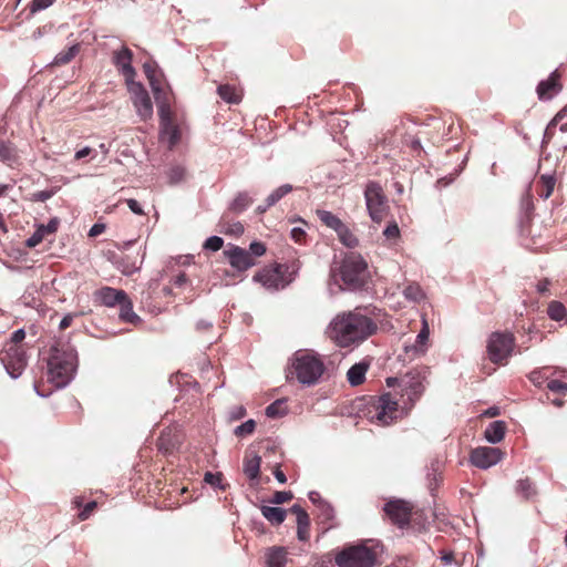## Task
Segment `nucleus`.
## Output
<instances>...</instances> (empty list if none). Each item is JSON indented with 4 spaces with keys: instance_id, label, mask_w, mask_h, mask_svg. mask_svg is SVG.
Segmentation results:
<instances>
[{
    "instance_id": "1",
    "label": "nucleus",
    "mask_w": 567,
    "mask_h": 567,
    "mask_svg": "<svg viewBox=\"0 0 567 567\" xmlns=\"http://www.w3.org/2000/svg\"><path fill=\"white\" fill-rule=\"evenodd\" d=\"M377 323L361 312L342 311L336 315L326 329L327 338L340 348L357 346L373 336Z\"/></svg>"
},
{
    "instance_id": "2",
    "label": "nucleus",
    "mask_w": 567,
    "mask_h": 567,
    "mask_svg": "<svg viewBox=\"0 0 567 567\" xmlns=\"http://www.w3.org/2000/svg\"><path fill=\"white\" fill-rule=\"evenodd\" d=\"M49 381L56 388L65 386L73 378L76 369V354L73 350L53 349L48 362Z\"/></svg>"
},
{
    "instance_id": "3",
    "label": "nucleus",
    "mask_w": 567,
    "mask_h": 567,
    "mask_svg": "<svg viewBox=\"0 0 567 567\" xmlns=\"http://www.w3.org/2000/svg\"><path fill=\"white\" fill-rule=\"evenodd\" d=\"M291 373L303 385H313L321 378L324 365L322 360L311 353H296L291 363Z\"/></svg>"
},
{
    "instance_id": "4",
    "label": "nucleus",
    "mask_w": 567,
    "mask_h": 567,
    "mask_svg": "<svg viewBox=\"0 0 567 567\" xmlns=\"http://www.w3.org/2000/svg\"><path fill=\"white\" fill-rule=\"evenodd\" d=\"M378 558V547L361 543L346 547L336 556L339 567H374Z\"/></svg>"
},
{
    "instance_id": "5",
    "label": "nucleus",
    "mask_w": 567,
    "mask_h": 567,
    "mask_svg": "<svg viewBox=\"0 0 567 567\" xmlns=\"http://www.w3.org/2000/svg\"><path fill=\"white\" fill-rule=\"evenodd\" d=\"M340 276L347 288H361L367 279V262L360 255L350 254L342 260Z\"/></svg>"
},
{
    "instance_id": "6",
    "label": "nucleus",
    "mask_w": 567,
    "mask_h": 567,
    "mask_svg": "<svg viewBox=\"0 0 567 567\" xmlns=\"http://www.w3.org/2000/svg\"><path fill=\"white\" fill-rule=\"evenodd\" d=\"M398 402L390 393H384L373 401L368 415L372 423L381 426L391 424L398 417Z\"/></svg>"
},
{
    "instance_id": "7",
    "label": "nucleus",
    "mask_w": 567,
    "mask_h": 567,
    "mask_svg": "<svg viewBox=\"0 0 567 567\" xmlns=\"http://www.w3.org/2000/svg\"><path fill=\"white\" fill-rule=\"evenodd\" d=\"M364 197L371 219L381 223L388 212L386 197L382 187L375 182H370L365 187Z\"/></svg>"
},
{
    "instance_id": "8",
    "label": "nucleus",
    "mask_w": 567,
    "mask_h": 567,
    "mask_svg": "<svg viewBox=\"0 0 567 567\" xmlns=\"http://www.w3.org/2000/svg\"><path fill=\"white\" fill-rule=\"evenodd\" d=\"M514 349V337L511 333L494 332L487 341L488 358L493 363H504Z\"/></svg>"
},
{
    "instance_id": "9",
    "label": "nucleus",
    "mask_w": 567,
    "mask_h": 567,
    "mask_svg": "<svg viewBox=\"0 0 567 567\" xmlns=\"http://www.w3.org/2000/svg\"><path fill=\"white\" fill-rule=\"evenodd\" d=\"M126 87L137 116L142 121L151 118L153 116V103L144 85L141 82L131 81L126 83Z\"/></svg>"
},
{
    "instance_id": "10",
    "label": "nucleus",
    "mask_w": 567,
    "mask_h": 567,
    "mask_svg": "<svg viewBox=\"0 0 567 567\" xmlns=\"http://www.w3.org/2000/svg\"><path fill=\"white\" fill-rule=\"evenodd\" d=\"M425 370H412L400 379V386L403 390V396L406 395L411 405L415 403L425 389Z\"/></svg>"
},
{
    "instance_id": "11",
    "label": "nucleus",
    "mask_w": 567,
    "mask_h": 567,
    "mask_svg": "<svg viewBox=\"0 0 567 567\" xmlns=\"http://www.w3.org/2000/svg\"><path fill=\"white\" fill-rule=\"evenodd\" d=\"M255 280L259 281L267 289L285 288L290 279L285 278V268L281 265L262 269L255 276Z\"/></svg>"
},
{
    "instance_id": "12",
    "label": "nucleus",
    "mask_w": 567,
    "mask_h": 567,
    "mask_svg": "<svg viewBox=\"0 0 567 567\" xmlns=\"http://www.w3.org/2000/svg\"><path fill=\"white\" fill-rule=\"evenodd\" d=\"M504 456V453L497 447L480 446L472 451L471 462L478 468L486 470L497 464Z\"/></svg>"
},
{
    "instance_id": "13",
    "label": "nucleus",
    "mask_w": 567,
    "mask_h": 567,
    "mask_svg": "<svg viewBox=\"0 0 567 567\" xmlns=\"http://www.w3.org/2000/svg\"><path fill=\"white\" fill-rule=\"evenodd\" d=\"M1 360L12 378H18L27 363L24 352L19 346H9Z\"/></svg>"
},
{
    "instance_id": "14",
    "label": "nucleus",
    "mask_w": 567,
    "mask_h": 567,
    "mask_svg": "<svg viewBox=\"0 0 567 567\" xmlns=\"http://www.w3.org/2000/svg\"><path fill=\"white\" fill-rule=\"evenodd\" d=\"M384 511L394 524L404 526L410 522L412 506L404 501H390Z\"/></svg>"
},
{
    "instance_id": "15",
    "label": "nucleus",
    "mask_w": 567,
    "mask_h": 567,
    "mask_svg": "<svg viewBox=\"0 0 567 567\" xmlns=\"http://www.w3.org/2000/svg\"><path fill=\"white\" fill-rule=\"evenodd\" d=\"M224 255L237 271H245L255 266V259L250 256L249 251L238 246L229 247L224 251Z\"/></svg>"
},
{
    "instance_id": "16",
    "label": "nucleus",
    "mask_w": 567,
    "mask_h": 567,
    "mask_svg": "<svg viewBox=\"0 0 567 567\" xmlns=\"http://www.w3.org/2000/svg\"><path fill=\"white\" fill-rule=\"evenodd\" d=\"M133 54L127 48H122L118 52L114 53L113 61L120 73L124 76L125 84L135 81L136 72L132 66Z\"/></svg>"
},
{
    "instance_id": "17",
    "label": "nucleus",
    "mask_w": 567,
    "mask_h": 567,
    "mask_svg": "<svg viewBox=\"0 0 567 567\" xmlns=\"http://www.w3.org/2000/svg\"><path fill=\"white\" fill-rule=\"evenodd\" d=\"M0 162L11 168L22 164L20 150L10 141L0 140Z\"/></svg>"
},
{
    "instance_id": "18",
    "label": "nucleus",
    "mask_w": 567,
    "mask_h": 567,
    "mask_svg": "<svg viewBox=\"0 0 567 567\" xmlns=\"http://www.w3.org/2000/svg\"><path fill=\"white\" fill-rule=\"evenodd\" d=\"M97 300L106 307H115L123 302L126 293L111 287H105L96 291Z\"/></svg>"
},
{
    "instance_id": "19",
    "label": "nucleus",
    "mask_w": 567,
    "mask_h": 567,
    "mask_svg": "<svg viewBox=\"0 0 567 567\" xmlns=\"http://www.w3.org/2000/svg\"><path fill=\"white\" fill-rule=\"evenodd\" d=\"M59 219L52 218L47 225H40L33 235L27 240V246L33 248L38 246L47 235L53 234L58 230Z\"/></svg>"
},
{
    "instance_id": "20",
    "label": "nucleus",
    "mask_w": 567,
    "mask_h": 567,
    "mask_svg": "<svg viewBox=\"0 0 567 567\" xmlns=\"http://www.w3.org/2000/svg\"><path fill=\"white\" fill-rule=\"evenodd\" d=\"M559 74L557 71H554L550 76L542 81L537 86V94L540 100H548L553 96L555 92L560 89V84L558 83Z\"/></svg>"
},
{
    "instance_id": "21",
    "label": "nucleus",
    "mask_w": 567,
    "mask_h": 567,
    "mask_svg": "<svg viewBox=\"0 0 567 567\" xmlns=\"http://www.w3.org/2000/svg\"><path fill=\"white\" fill-rule=\"evenodd\" d=\"M145 75L150 82L153 93L161 92L162 89V73L157 70L155 62H146L143 65Z\"/></svg>"
},
{
    "instance_id": "22",
    "label": "nucleus",
    "mask_w": 567,
    "mask_h": 567,
    "mask_svg": "<svg viewBox=\"0 0 567 567\" xmlns=\"http://www.w3.org/2000/svg\"><path fill=\"white\" fill-rule=\"evenodd\" d=\"M368 369H369V363L363 362V361L353 364L348 370V373H347L348 382L352 386H357V385L362 384L364 382V380H365V373H367Z\"/></svg>"
},
{
    "instance_id": "23",
    "label": "nucleus",
    "mask_w": 567,
    "mask_h": 567,
    "mask_svg": "<svg viewBox=\"0 0 567 567\" xmlns=\"http://www.w3.org/2000/svg\"><path fill=\"white\" fill-rule=\"evenodd\" d=\"M154 97L157 103L161 124L173 121L167 94L161 90V92L154 93Z\"/></svg>"
},
{
    "instance_id": "24",
    "label": "nucleus",
    "mask_w": 567,
    "mask_h": 567,
    "mask_svg": "<svg viewBox=\"0 0 567 567\" xmlns=\"http://www.w3.org/2000/svg\"><path fill=\"white\" fill-rule=\"evenodd\" d=\"M505 432H506L505 422L494 421L486 427L484 436L489 443L496 444V443H499L504 439Z\"/></svg>"
},
{
    "instance_id": "25",
    "label": "nucleus",
    "mask_w": 567,
    "mask_h": 567,
    "mask_svg": "<svg viewBox=\"0 0 567 567\" xmlns=\"http://www.w3.org/2000/svg\"><path fill=\"white\" fill-rule=\"evenodd\" d=\"M268 567H285L287 563V550L284 547H271L266 554Z\"/></svg>"
},
{
    "instance_id": "26",
    "label": "nucleus",
    "mask_w": 567,
    "mask_h": 567,
    "mask_svg": "<svg viewBox=\"0 0 567 567\" xmlns=\"http://www.w3.org/2000/svg\"><path fill=\"white\" fill-rule=\"evenodd\" d=\"M118 307L121 320L133 324H137L141 321V318L133 311V306L127 295Z\"/></svg>"
},
{
    "instance_id": "27",
    "label": "nucleus",
    "mask_w": 567,
    "mask_h": 567,
    "mask_svg": "<svg viewBox=\"0 0 567 567\" xmlns=\"http://www.w3.org/2000/svg\"><path fill=\"white\" fill-rule=\"evenodd\" d=\"M430 336V327L426 318L422 316V329L416 336L415 344L413 346V350L416 353L423 354L426 350V342Z\"/></svg>"
},
{
    "instance_id": "28",
    "label": "nucleus",
    "mask_w": 567,
    "mask_h": 567,
    "mask_svg": "<svg viewBox=\"0 0 567 567\" xmlns=\"http://www.w3.org/2000/svg\"><path fill=\"white\" fill-rule=\"evenodd\" d=\"M262 516L274 525H280L286 518V511L280 507L261 506Z\"/></svg>"
},
{
    "instance_id": "29",
    "label": "nucleus",
    "mask_w": 567,
    "mask_h": 567,
    "mask_svg": "<svg viewBox=\"0 0 567 567\" xmlns=\"http://www.w3.org/2000/svg\"><path fill=\"white\" fill-rule=\"evenodd\" d=\"M316 214L322 224L333 229L336 233L344 225V223L331 212L317 209Z\"/></svg>"
},
{
    "instance_id": "30",
    "label": "nucleus",
    "mask_w": 567,
    "mask_h": 567,
    "mask_svg": "<svg viewBox=\"0 0 567 567\" xmlns=\"http://www.w3.org/2000/svg\"><path fill=\"white\" fill-rule=\"evenodd\" d=\"M261 458L257 454L247 455L244 463V473L251 480L259 475Z\"/></svg>"
},
{
    "instance_id": "31",
    "label": "nucleus",
    "mask_w": 567,
    "mask_h": 567,
    "mask_svg": "<svg viewBox=\"0 0 567 567\" xmlns=\"http://www.w3.org/2000/svg\"><path fill=\"white\" fill-rule=\"evenodd\" d=\"M161 137L172 147L178 141V130L173 121L161 124Z\"/></svg>"
},
{
    "instance_id": "32",
    "label": "nucleus",
    "mask_w": 567,
    "mask_h": 567,
    "mask_svg": "<svg viewBox=\"0 0 567 567\" xmlns=\"http://www.w3.org/2000/svg\"><path fill=\"white\" fill-rule=\"evenodd\" d=\"M292 190V186L289 184L281 185L277 189H275L266 199L267 205L265 207L259 206L258 212L264 213L268 207L275 205L279 202L284 196L289 194Z\"/></svg>"
},
{
    "instance_id": "33",
    "label": "nucleus",
    "mask_w": 567,
    "mask_h": 567,
    "mask_svg": "<svg viewBox=\"0 0 567 567\" xmlns=\"http://www.w3.org/2000/svg\"><path fill=\"white\" fill-rule=\"evenodd\" d=\"M80 52V45L73 44L64 51L58 53L53 60L54 65L68 64Z\"/></svg>"
},
{
    "instance_id": "34",
    "label": "nucleus",
    "mask_w": 567,
    "mask_h": 567,
    "mask_svg": "<svg viewBox=\"0 0 567 567\" xmlns=\"http://www.w3.org/2000/svg\"><path fill=\"white\" fill-rule=\"evenodd\" d=\"M339 240L349 248H354L358 246V238L349 229V227L344 224L340 229L337 231Z\"/></svg>"
},
{
    "instance_id": "35",
    "label": "nucleus",
    "mask_w": 567,
    "mask_h": 567,
    "mask_svg": "<svg viewBox=\"0 0 567 567\" xmlns=\"http://www.w3.org/2000/svg\"><path fill=\"white\" fill-rule=\"evenodd\" d=\"M219 96L228 103H238L240 101V93L234 86L225 84L218 87Z\"/></svg>"
},
{
    "instance_id": "36",
    "label": "nucleus",
    "mask_w": 567,
    "mask_h": 567,
    "mask_svg": "<svg viewBox=\"0 0 567 567\" xmlns=\"http://www.w3.org/2000/svg\"><path fill=\"white\" fill-rule=\"evenodd\" d=\"M539 183V196L547 199L554 192L556 181L551 175H542Z\"/></svg>"
},
{
    "instance_id": "37",
    "label": "nucleus",
    "mask_w": 567,
    "mask_h": 567,
    "mask_svg": "<svg viewBox=\"0 0 567 567\" xmlns=\"http://www.w3.org/2000/svg\"><path fill=\"white\" fill-rule=\"evenodd\" d=\"M404 297L413 302H420L424 299V292L419 285L411 284L403 290Z\"/></svg>"
},
{
    "instance_id": "38",
    "label": "nucleus",
    "mask_w": 567,
    "mask_h": 567,
    "mask_svg": "<svg viewBox=\"0 0 567 567\" xmlns=\"http://www.w3.org/2000/svg\"><path fill=\"white\" fill-rule=\"evenodd\" d=\"M252 203L251 197L247 193H240L231 203V209L236 213L245 210Z\"/></svg>"
},
{
    "instance_id": "39",
    "label": "nucleus",
    "mask_w": 567,
    "mask_h": 567,
    "mask_svg": "<svg viewBox=\"0 0 567 567\" xmlns=\"http://www.w3.org/2000/svg\"><path fill=\"white\" fill-rule=\"evenodd\" d=\"M290 512L296 515L297 526H303V527L310 526L309 516H308L307 512L301 506L293 505L290 508Z\"/></svg>"
},
{
    "instance_id": "40",
    "label": "nucleus",
    "mask_w": 567,
    "mask_h": 567,
    "mask_svg": "<svg viewBox=\"0 0 567 567\" xmlns=\"http://www.w3.org/2000/svg\"><path fill=\"white\" fill-rule=\"evenodd\" d=\"M548 316L553 319V320H560L565 317L566 315V309L565 307L563 306V303L558 302V301H553L550 302V305L548 306Z\"/></svg>"
},
{
    "instance_id": "41",
    "label": "nucleus",
    "mask_w": 567,
    "mask_h": 567,
    "mask_svg": "<svg viewBox=\"0 0 567 567\" xmlns=\"http://www.w3.org/2000/svg\"><path fill=\"white\" fill-rule=\"evenodd\" d=\"M185 169L182 166H173L167 171L168 182L171 184H177L185 177Z\"/></svg>"
},
{
    "instance_id": "42",
    "label": "nucleus",
    "mask_w": 567,
    "mask_h": 567,
    "mask_svg": "<svg viewBox=\"0 0 567 567\" xmlns=\"http://www.w3.org/2000/svg\"><path fill=\"white\" fill-rule=\"evenodd\" d=\"M548 390L559 393L561 395L567 394V382H564L561 379H555L547 382Z\"/></svg>"
},
{
    "instance_id": "43",
    "label": "nucleus",
    "mask_w": 567,
    "mask_h": 567,
    "mask_svg": "<svg viewBox=\"0 0 567 567\" xmlns=\"http://www.w3.org/2000/svg\"><path fill=\"white\" fill-rule=\"evenodd\" d=\"M517 492L520 493L524 497L528 498L534 494V488L528 478L520 480L517 483Z\"/></svg>"
},
{
    "instance_id": "44",
    "label": "nucleus",
    "mask_w": 567,
    "mask_h": 567,
    "mask_svg": "<svg viewBox=\"0 0 567 567\" xmlns=\"http://www.w3.org/2000/svg\"><path fill=\"white\" fill-rule=\"evenodd\" d=\"M546 371H547L546 369L533 371L529 374L530 382L536 386H542V384L545 382V380L548 379Z\"/></svg>"
},
{
    "instance_id": "45",
    "label": "nucleus",
    "mask_w": 567,
    "mask_h": 567,
    "mask_svg": "<svg viewBox=\"0 0 567 567\" xmlns=\"http://www.w3.org/2000/svg\"><path fill=\"white\" fill-rule=\"evenodd\" d=\"M255 426H256L255 421L254 420H248L245 423H243L241 425L236 427L235 434L239 435V436L251 434L254 432V430H255Z\"/></svg>"
},
{
    "instance_id": "46",
    "label": "nucleus",
    "mask_w": 567,
    "mask_h": 567,
    "mask_svg": "<svg viewBox=\"0 0 567 567\" xmlns=\"http://www.w3.org/2000/svg\"><path fill=\"white\" fill-rule=\"evenodd\" d=\"M223 244L224 241L220 237L212 236L205 241L204 247L209 250L217 251L223 247Z\"/></svg>"
},
{
    "instance_id": "47",
    "label": "nucleus",
    "mask_w": 567,
    "mask_h": 567,
    "mask_svg": "<svg viewBox=\"0 0 567 567\" xmlns=\"http://www.w3.org/2000/svg\"><path fill=\"white\" fill-rule=\"evenodd\" d=\"M281 406H282L281 401H276V402L271 403L270 405H268L266 409L267 416H269V417L280 416L282 414Z\"/></svg>"
},
{
    "instance_id": "48",
    "label": "nucleus",
    "mask_w": 567,
    "mask_h": 567,
    "mask_svg": "<svg viewBox=\"0 0 567 567\" xmlns=\"http://www.w3.org/2000/svg\"><path fill=\"white\" fill-rule=\"evenodd\" d=\"M293 495L291 492L280 491L274 494L271 503L274 504H284L290 499H292Z\"/></svg>"
},
{
    "instance_id": "49",
    "label": "nucleus",
    "mask_w": 567,
    "mask_h": 567,
    "mask_svg": "<svg viewBox=\"0 0 567 567\" xmlns=\"http://www.w3.org/2000/svg\"><path fill=\"white\" fill-rule=\"evenodd\" d=\"M249 254L251 257H260L266 252V246L262 243L254 241L249 246Z\"/></svg>"
},
{
    "instance_id": "50",
    "label": "nucleus",
    "mask_w": 567,
    "mask_h": 567,
    "mask_svg": "<svg viewBox=\"0 0 567 567\" xmlns=\"http://www.w3.org/2000/svg\"><path fill=\"white\" fill-rule=\"evenodd\" d=\"M224 233L225 234H229V235H234V236H239V235H241L244 233V226L239 221L233 223V224H229L224 229Z\"/></svg>"
},
{
    "instance_id": "51",
    "label": "nucleus",
    "mask_w": 567,
    "mask_h": 567,
    "mask_svg": "<svg viewBox=\"0 0 567 567\" xmlns=\"http://www.w3.org/2000/svg\"><path fill=\"white\" fill-rule=\"evenodd\" d=\"M89 155H92V158H95L97 155V151L93 150L89 146L83 147L82 150L78 151L74 155L76 161H80Z\"/></svg>"
},
{
    "instance_id": "52",
    "label": "nucleus",
    "mask_w": 567,
    "mask_h": 567,
    "mask_svg": "<svg viewBox=\"0 0 567 567\" xmlns=\"http://www.w3.org/2000/svg\"><path fill=\"white\" fill-rule=\"evenodd\" d=\"M400 234L399 227L395 223L390 224L383 231V235L389 238L393 239L396 238Z\"/></svg>"
},
{
    "instance_id": "53",
    "label": "nucleus",
    "mask_w": 567,
    "mask_h": 567,
    "mask_svg": "<svg viewBox=\"0 0 567 567\" xmlns=\"http://www.w3.org/2000/svg\"><path fill=\"white\" fill-rule=\"evenodd\" d=\"M96 507V502H90L87 503L83 511L79 514V518L80 520H85L90 517L91 513L94 511V508Z\"/></svg>"
},
{
    "instance_id": "54",
    "label": "nucleus",
    "mask_w": 567,
    "mask_h": 567,
    "mask_svg": "<svg viewBox=\"0 0 567 567\" xmlns=\"http://www.w3.org/2000/svg\"><path fill=\"white\" fill-rule=\"evenodd\" d=\"M290 235L296 243H301L306 237V231L302 227H293L290 231Z\"/></svg>"
},
{
    "instance_id": "55",
    "label": "nucleus",
    "mask_w": 567,
    "mask_h": 567,
    "mask_svg": "<svg viewBox=\"0 0 567 567\" xmlns=\"http://www.w3.org/2000/svg\"><path fill=\"white\" fill-rule=\"evenodd\" d=\"M53 2L54 0H33L31 9L32 11L43 10L50 7Z\"/></svg>"
},
{
    "instance_id": "56",
    "label": "nucleus",
    "mask_w": 567,
    "mask_h": 567,
    "mask_svg": "<svg viewBox=\"0 0 567 567\" xmlns=\"http://www.w3.org/2000/svg\"><path fill=\"white\" fill-rule=\"evenodd\" d=\"M126 204L128 206V208L136 215H143L144 212L142 209V206L140 205V203L136 200V199H133V198H130L126 200Z\"/></svg>"
},
{
    "instance_id": "57",
    "label": "nucleus",
    "mask_w": 567,
    "mask_h": 567,
    "mask_svg": "<svg viewBox=\"0 0 567 567\" xmlns=\"http://www.w3.org/2000/svg\"><path fill=\"white\" fill-rule=\"evenodd\" d=\"M25 338V332L23 329L16 330L11 336V344L18 346Z\"/></svg>"
},
{
    "instance_id": "58",
    "label": "nucleus",
    "mask_w": 567,
    "mask_h": 567,
    "mask_svg": "<svg viewBox=\"0 0 567 567\" xmlns=\"http://www.w3.org/2000/svg\"><path fill=\"white\" fill-rule=\"evenodd\" d=\"M205 482L210 485H219L221 482V475L219 473L213 474L208 472L205 474Z\"/></svg>"
},
{
    "instance_id": "59",
    "label": "nucleus",
    "mask_w": 567,
    "mask_h": 567,
    "mask_svg": "<svg viewBox=\"0 0 567 567\" xmlns=\"http://www.w3.org/2000/svg\"><path fill=\"white\" fill-rule=\"evenodd\" d=\"M104 230H105L104 224H94L89 231V236L96 237V236L101 235L102 233H104Z\"/></svg>"
},
{
    "instance_id": "60",
    "label": "nucleus",
    "mask_w": 567,
    "mask_h": 567,
    "mask_svg": "<svg viewBox=\"0 0 567 567\" xmlns=\"http://www.w3.org/2000/svg\"><path fill=\"white\" fill-rule=\"evenodd\" d=\"M298 539L306 542L309 539V527L297 526Z\"/></svg>"
},
{
    "instance_id": "61",
    "label": "nucleus",
    "mask_w": 567,
    "mask_h": 567,
    "mask_svg": "<svg viewBox=\"0 0 567 567\" xmlns=\"http://www.w3.org/2000/svg\"><path fill=\"white\" fill-rule=\"evenodd\" d=\"M73 319H74V315H72V313H69V315L64 316L62 318V320L60 321V324H59L60 329L64 330L68 327H70L72 321H73Z\"/></svg>"
},
{
    "instance_id": "62",
    "label": "nucleus",
    "mask_w": 567,
    "mask_h": 567,
    "mask_svg": "<svg viewBox=\"0 0 567 567\" xmlns=\"http://www.w3.org/2000/svg\"><path fill=\"white\" fill-rule=\"evenodd\" d=\"M274 475L279 483L284 484L287 482V477L280 468H276Z\"/></svg>"
},
{
    "instance_id": "63",
    "label": "nucleus",
    "mask_w": 567,
    "mask_h": 567,
    "mask_svg": "<svg viewBox=\"0 0 567 567\" xmlns=\"http://www.w3.org/2000/svg\"><path fill=\"white\" fill-rule=\"evenodd\" d=\"M197 330H208L213 328V323L209 321L200 320L197 322Z\"/></svg>"
},
{
    "instance_id": "64",
    "label": "nucleus",
    "mask_w": 567,
    "mask_h": 567,
    "mask_svg": "<svg viewBox=\"0 0 567 567\" xmlns=\"http://www.w3.org/2000/svg\"><path fill=\"white\" fill-rule=\"evenodd\" d=\"M99 151L102 154L103 158H105L107 156L109 152H110V148H109V146L106 144L101 143L99 145Z\"/></svg>"
}]
</instances>
